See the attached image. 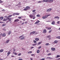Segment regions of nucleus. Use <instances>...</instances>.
<instances>
[{"instance_id":"obj_25","label":"nucleus","mask_w":60,"mask_h":60,"mask_svg":"<svg viewBox=\"0 0 60 60\" xmlns=\"http://www.w3.org/2000/svg\"><path fill=\"white\" fill-rule=\"evenodd\" d=\"M33 19H35V15H34L33 16Z\"/></svg>"},{"instance_id":"obj_27","label":"nucleus","mask_w":60,"mask_h":60,"mask_svg":"<svg viewBox=\"0 0 60 60\" xmlns=\"http://www.w3.org/2000/svg\"><path fill=\"white\" fill-rule=\"evenodd\" d=\"M60 57V55H57L56 58H58V57Z\"/></svg>"},{"instance_id":"obj_13","label":"nucleus","mask_w":60,"mask_h":60,"mask_svg":"<svg viewBox=\"0 0 60 60\" xmlns=\"http://www.w3.org/2000/svg\"><path fill=\"white\" fill-rule=\"evenodd\" d=\"M10 54H11V52L10 51L8 52L7 53L8 54L7 55V56H9V55H10Z\"/></svg>"},{"instance_id":"obj_24","label":"nucleus","mask_w":60,"mask_h":60,"mask_svg":"<svg viewBox=\"0 0 60 60\" xmlns=\"http://www.w3.org/2000/svg\"><path fill=\"white\" fill-rule=\"evenodd\" d=\"M46 59H51V58H50V57H48L47 58H46Z\"/></svg>"},{"instance_id":"obj_5","label":"nucleus","mask_w":60,"mask_h":60,"mask_svg":"<svg viewBox=\"0 0 60 60\" xmlns=\"http://www.w3.org/2000/svg\"><path fill=\"white\" fill-rule=\"evenodd\" d=\"M51 49L52 51H55L56 49L54 48H51Z\"/></svg>"},{"instance_id":"obj_50","label":"nucleus","mask_w":60,"mask_h":60,"mask_svg":"<svg viewBox=\"0 0 60 60\" xmlns=\"http://www.w3.org/2000/svg\"><path fill=\"white\" fill-rule=\"evenodd\" d=\"M45 28H46V29H47V30H48V28H49V27H45Z\"/></svg>"},{"instance_id":"obj_8","label":"nucleus","mask_w":60,"mask_h":60,"mask_svg":"<svg viewBox=\"0 0 60 60\" xmlns=\"http://www.w3.org/2000/svg\"><path fill=\"white\" fill-rule=\"evenodd\" d=\"M49 0H43V2H46V3H47V2H48Z\"/></svg>"},{"instance_id":"obj_28","label":"nucleus","mask_w":60,"mask_h":60,"mask_svg":"<svg viewBox=\"0 0 60 60\" xmlns=\"http://www.w3.org/2000/svg\"><path fill=\"white\" fill-rule=\"evenodd\" d=\"M36 16L37 17H41V15H36Z\"/></svg>"},{"instance_id":"obj_26","label":"nucleus","mask_w":60,"mask_h":60,"mask_svg":"<svg viewBox=\"0 0 60 60\" xmlns=\"http://www.w3.org/2000/svg\"><path fill=\"white\" fill-rule=\"evenodd\" d=\"M32 53V52L31 51H29L28 52V54H30V53Z\"/></svg>"},{"instance_id":"obj_46","label":"nucleus","mask_w":60,"mask_h":60,"mask_svg":"<svg viewBox=\"0 0 60 60\" xmlns=\"http://www.w3.org/2000/svg\"><path fill=\"white\" fill-rule=\"evenodd\" d=\"M31 56H35V55H34V54H31Z\"/></svg>"},{"instance_id":"obj_22","label":"nucleus","mask_w":60,"mask_h":60,"mask_svg":"<svg viewBox=\"0 0 60 60\" xmlns=\"http://www.w3.org/2000/svg\"><path fill=\"white\" fill-rule=\"evenodd\" d=\"M14 14H15V15H19V13H14V14H13V15H14Z\"/></svg>"},{"instance_id":"obj_61","label":"nucleus","mask_w":60,"mask_h":60,"mask_svg":"<svg viewBox=\"0 0 60 60\" xmlns=\"http://www.w3.org/2000/svg\"><path fill=\"white\" fill-rule=\"evenodd\" d=\"M15 52H13V54H15Z\"/></svg>"},{"instance_id":"obj_62","label":"nucleus","mask_w":60,"mask_h":60,"mask_svg":"<svg viewBox=\"0 0 60 60\" xmlns=\"http://www.w3.org/2000/svg\"><path fill=\"white\" fill-rule=\"evenodd\" d=\"M20 22H21V23H20V24H21V23H22V21H20Z\"/></svg>"},{"instance_id":"obj_11","label":"nucleus","mask_w":60,"mask_h":60,"mask_svg":"<svg viewBox=\"0 0 60 60\" xmlns=\"http://www.w3.org/2000/svg\"><path fill=\"white\" fill-rule=\"evenodd\" d=\"M19 21V19H16L14 20V22H18Z\"/></svg>"},{"instance_id":"obj_59","label":"nucleus","mask_w":60,"mask_h":60,"mask_svg":"<svg viewBox=\"0 0 60 60\" xmlns=\"http://www.w3.org/2000/svg\"><path fill=\"white\" fill-rule=\"evenodd\" d=\"M38 34V33L37 32L35 33V34Z\"/></svg>"},{"instance_id":"obj_6","label":"nucleus","mask_w":60,"mask_h":60,"mask_svg":"<svg viewBox=\"0 0 60 60\" xmlns=\"http://www.w3.org/2000/svg\"><path fill=\"white\" fill-rule=\"evenodd\" d=\"M36 32V31H34L33 32H31L30 34V35H31L32 34H35V33Z\"/></svg>"},{"instance_id":"obj_18","label":"nucleus","mask_w":60,"mask_h":60,"mask_svg":"<svg viewBox=\"0 0 60 60\" xmlns=\"http://www.w3.org/2000/svg\"><path fill=\"white\" fill-rule=\"evenodd\" d=\"M19 38H24V35H22L21 36H20Z\"/></svg>"},{"instance_id":"obj_45","label":"nucleus","mask_w":60,"mask_h":60,"mask_svg":"<svg viewBox=\"0 0 60 60\" xmlns=\"http://www.w3.org/2000/svg\"><path fill=\"white\" fill-rule=\"evenodd\" d=\"M45 58H44L42 59H41V60H45Z\"/></svg>"},{"instance_id":"obj_56","label":"nucleus","mask_w":60,"mask_h":60,"mask_svg":"<svg viewBox=\"0 0 60 60\" xmlns=\"http://www.w3.org/2000/svg\"><path fill=\"white\" fill-rule=\"evenodd\" d=\"M33 48H34V47H31V49H33Z\"/></svg>"},{"instance_id":"obj_54","label":"nucleus","mask_w":60,"mask_h":60,"mask_svg":"<svg viewBox=\"0 0 60 60\" xmlns=\"http://www.w3.org/2000/svg\"><path fill=\"white\" fill-rule=\"evenodd\" d=\"M51 55V53H49L48 54V55L49 56H50V55Z\"/></svg>"},{"instance_id":"obj_9","label":"nucleus","mask_w":60,"mask_h":60,"mask_svg":"<svg viewBox=\"0 0 60 60\" xmlns=\"http://www.w3.org/2000/svg\"><path fill=\"white\" fill-rule=\"evenodd\" d=\"M43 33H47V30L46 29H44L43 31Z\"/></svg>"},{"instance_id":"obj_40","label":"nucleus","mask_w":60,"mask_h":60,"mask_svg":"<svg viewBox=\"0 0 60 60\" xmlns=\"http://www.w3.org/2000/svg\"><path fill=\"white\" fill-rule=\"evenodd\" d=\"M51 29V28L50 27H48V30H50Z\"/></svg>"},{"instance_id":"obj_2","label":"nucleus","mask_w":60,"mask_h":60,"mask_svg":"<svg viewBox=\"0 0 60 60\" xmlns=\"http://www.w3.org/2000/svg\"><path fill=\"white\" fill-rule=\"evenodd\" d=\"M9 19V18L8 17H7L6 18H4V19L3 21H7V20H8Z\"/></svg>"},{"instance_id":"obj_4","label":"nucleus","mask_w":60,"mask_h":60,"mask_svg":"<svg viewBox=\"0 0 60 60\" xmlns=\"http://www.w3.org/2000/svg\"><path fill=\"white\" fill-rule=\"evenodd\" d=\"M58 42V41L57 40H56L54 41V42L52 43V44L54 43V44H55V43H57Z\"/></svg>"},{"instance_id":"obj_44","label":"nucleus","mask_w":60,"mask_h":60,"mask_svg":"<svg viewBox=\"0 0 60 60\" xmlns=\"http://www.w3.org/2000/svg\"><path fill=\"white\" fill-rule=\"evenodd\" d=\"M3 2V1H1V0H0V3H2Z\"/></svg>"},{"instance_id":"obj_36","label":"nucleus","mask_w":60,"mask_h":60,"mask_svg":"<svg viewBox=\"0 0 60 60\" xmlns=\"http://www.w3.org/2000/svg\"><path fill=\"white\" fill-rule=\"evenodd\" d=\"M36 11V10H34L32 11V12H35Z\"/></svg>"},{"instance_id":"obj_49","label":"nucleus","mask_w":60,"mask_h":60,"mask_svg":"<svg viewBox=\"0 0 60 60\" xmlns=\"http://www.w3.org/2000/svg\"><path fill=\"white\" fill-rule=\"evenodd\" d=\"M52 30H50L49 31V33H50L51 32Z\"/></svg>"},{"instance_id":"obj_60","label":"nucleus","mask_w":60,"mask_h":60,"mask_svg":"<svg viewBox=\"0 0 60 60\" xmlns=\"http://www.w3.org/2000/svg\"><path fill=\"white\" fill-rule=\"evenodd\" d=\"M17 54H18V53H15V55H17Z\"/></svg>"},{"instance_id":"obj_38","label":"nucleus","mask_w":60,"mask_h":60,"mask_svg":"<svg viewBox=\"0 0 60 60\" xmlns=\"http://www.w3.org/2000/svg\"><path fill=\"white\" fill-rule=\"evenodd\" d=\"M18 4L19 5H21V2H19Z\"/></svg>"},{"instance_id":"obj_53","label":"nucleus","mask_w":60,"mask_h":60,"mask_svg":"<svg viewBox=\"0 0 60 60\" xmlns=\"http://www.w3.org/2000/svg\"><path fill=\"white\" fill-rule=\"evenodd\" d=\"M50 16V15H46V16H47V17H48V16Z\"/></svg>"},{"instance_id":"obj_30","label":"nucleus","mask_w":60,"mask_h":60,"mask_svg":"<svg viewBox=\"0 0 60 60\" xmlns=\"http://www.w3.org/2000/svg\"><path fill=\"white\" fill-rule=\"evenodd\" d=\"M9 19V21H11V18H9V19Z\"/></svg>"},{"instance_id":"obj_21","label":"nucleus","mask_w":60,"mask_h":60,"mask_svg":"<svg viewBox=\"0 0 60 60\" xmlns=\"http://www.w3.org/2000/svg\"><path fill=\"white\" fill-rule=\"evenodd\" d=\"M39 39L38 38H36L35 39V40L36 41H39Z\"/></svg>"},{"instance_id":"obj_33","label":"nucleus","mask_w":60,"mask_h":60,"mask_svg":"<svg viewBox=\"0 0 60 60\" xmlns=\"http://www.w3.org/2000/svg\"><path fill=\"white\" fill-rule=\"evenodd\" d=\"M0 19H1V20H2L4 19V17H0Z\"/></svg>"},{"instance_id":"obj_15","label":"nucleus","mask_w":60,"mask_h":60,"mask_svg":"<svg viewBox=\"0 0 60 60\" xmlns=\"http://www.w3.org/2000/svg\"><path fill=\"white\" fill-rule=\"evenodd\" d=\"M9 41H10V40L9 39L7 40L6 41L7 43H8L9 42Z\"/></svg>"},{"instance_id":"obj_19","label":"nucleus","mask_w":60,"mask_h":60,"mask_svg":"<svg viewBox=\"0 0 60 60\" xmlns=\"http://www.w3.org/2000/svg\"><path fill=\"white\" fill-rule=\"evenodd\" d=\"M55 21H53L52 22L51 24L52 25H55Z\"/></svg>"},{"instance_id":"obj_52","label":"nucleus","mask_w":60,"mask_h":60,"mask_svg":"<svg viewBox=\"0 0 60 60\" xmlns=\"http://www.w3.org/2000/svg\"><path fill=\"white\" fill-rule=\"evenodd\" d=\"M41 1H39L38 2V3H41Z\"/></svg>"},{"instance_id":"obj_20","label":"nucleus","mask_w":60,"mask_h":60,"mask_svg":"<svg viewBox=\"0 0 60 60\" xmlns=\"http://www.w3.org/2000/svg\"><path fill=\"white\" fill-rule=\"evenodd\" d=\"M37 43H35L32 44V45L33 46H36V45H37Z\"/></svg>"},{"instance_id":"obj_43","label":"nucleus","mask_w":60,"mask_h":60,"mask_svg":"<svg viewBox=\"0 0 60 60\" xmlns=\"http://www.w3.org/2000/svg\"><path fill=\"white\" fill-rule=\"evenodd\" d=\"M21 54L20 53L18 54V56H20L21 55Z\"/></svg>"},{"instance_id":"obj_3","label":"nucleus","mask_w":60,"mask_h":60,"mask_svg":"<svg viewBox=\"0 0 60 60\" xmlns=\"http://www.w3.org/2000/svg\"><path fill=\"white\" fill-rule=\"evenodd\" d=\"M52 10V9H51L49 8L46 11H47V12H49V11H51Z\"/></svg>"},{"instance_id":"obj_16","label":"nucleus","mask_w":60,"mask_h":60,"mask_svg":"<svg viewBox=\"0 0 60 60\" xmlns=\"http://www.w3.org/2000/svg\"><path fill=\"white\" fill-rule=\"evenodd\" d=\"M11 31H10L8 33V35H10L11 34Z\"/></svg>"},{"instance_id":"obj_58","label":"nucleus","mask_w":60,"mask_h":60,"mask_svg":"<svg viewBox=\"0 0 60 60\" xmlns=\"http://www.w3.org/2000/svg\"><path fill=\"white\" fill-rule=\"evenodd\" d=\"M27 23V21H26V22H25V24H26V23Z\"/></svg>"},{"instance_id":"obj_35","label":"nucleus","mask_w":60,"mask_h":60,"mask_svg":"<svg viewBox=\"0 0 60 60\" xmlns=\"http://www.w3.org/2000/svg\"><path fill=\"white\" fill-rule=\"evenodd\" d=\"M47 38H50L51 37V36H50H50H47Z\"/></svg>"},{"instance_id":"obj_47","label":"nucleus","mask_w":60,"mask_h":60,"mask_svg":"<svg viewBox=\"0 0 60 60\" xmlns=\"http://www.w3.org/2000/svg\"><path fill=\"white\" fill-rule=\"evenodd\" d=\"M58 16H56L54 17V19H57Z\"/></svg>"},{"instance_id":"obj_42","label":"nucleus","mask_w":60,"mask_h":60,"mask_svg":"<svg viewBox=\"0 0 60 60\" xmlns=\"http://www.w3.org/2000/svg\"><path fill=\"white\" fill-rule=\"evenodd\" d=\"M34 43H36V42H37L35 40L34 41Z\"/></svg>"},{"instance_id":"obj_55","label":"nucleus","mask_w":60,"mask_h":60,"mask_svg":"<svg viewBox=\"0 0 60 60\" xmlns=\"http://www.w3.org/2000/svg\"><path fill=\"white\" fill-rule=\"evenodd\" d=\"M24 22H22V23L21 25H24Z\"/></svg>"},{"instance_id":"obj_41","label":"nucleus","mask_w":60,"mask_h":60,"mask_svg":"<svg viewBox=\"0 0 60 60\" xmlns=\"http://www.w3.org/2000/svg\"><path fill=\"white\" fill-rule=\"evenodd\" d=\"M46 45H47V46L49 45V43H47L45 44Z\"/></svg>"},{"instance_id":"obj_29","label":"nucleus","mask_w":60,"mask_h":60,"mask_svg":"<svg viewBox=\"0 0 60 60\" xmlns=\"http://www.w3.org/2000/svg\"><path fill=\"white\" fill-rule=\"evenodd\" d=\"M6 24H5V23H3V24L2 25V26H6Z\"/></svg>"},{"instance_id":"obj_48","label":"nucleus","mask_w":60,"mask_h":60,"mask_svg":"<svg viewBox=\"0 0 60 60\" xmlns=\"http://www.w3.org/2000/svg\"><path fill=\"white\" fill-rule=\"evenodd\" d=\"M41 48V46H39L38 47V49H40Z\"/></svg>"},{"instance_id":"obj_14","label":"nucleus","mask_w":60,"mask_h":60,"mask_svg":"<svg viewBox=\"0 0 60 60\" xmlns=\"http://www.w3.org/2000/svg\"><path fill=\"white\" fill-rule=\"evenodd\" d=\"M39 22H40V21L39 20H38L35 23V24H38V23Z\"/></svg>"},{"instance_id":"obj_31","label":"nucleus","mask_w":60,"mask_h":60,"mask_svg":"<svg viewBox=\"0 0 60 60\" xmlns=\"http://www.w3.org/2000/svg\"><path fill=\"white\" fill-rule=\"evenodd\" d=\"M39 52H40V50H38L37 51V53H39Z\"/></svg>"},{"instance_id":"obj_37","label":"nucleus","mask_w":60,"mask_h":60,"mask_svg":"<svg viewBox=\"0 0 60 60\" xmlns=\"http://www.w3.org/2000/svg\"><path fill=\"white\" fill-rule=\"evenodd\" d=\"M20 39L21 40H24V39H25V38H20Z\"/></svg>"},{"instance_id":"obj_17","label":"nucleus","mask_w":60,"mask_h":60,"mask_svg":"<svg viewBox=\"0 0 60 60\" xmlns=\"http://www.w3.org/2000/svg\"><path fill=\"white\" fill-rule=\"evenodd\" d=\"M29 17L30 18H32V17H33V15H29Z\"/></svg>"},{"instance_id":"obj_63","label":"nucleus","mask_w":60,"mask_h":60,"mask_svg":"<svg viewBox=\"0 0 60 60\" xmlns=\"http://www.w3.org/2000/svg\"><path fill=\"white\" fill-rule=\"evenodd\" d=\"M30 59H31V60H33V59L31 58H30Z\"/></svg>"},{"instance_id":"obj_57","label":"nucleus","mask_w":60,"mask_h":60,"mask_svg":"<svg viewBox=\"0 0 60 60\" xmlns=\"http://www.w3.org/2000/svg\"><path fill=\"white\" fill-rule=\"evenodd\" d=\"M58 19H59V17L58 16V17H57V18Z\"/></svg>"},{"instance_id":"obj_12","label":"nucleus","mask_w":60,"mask_h":60,"mask_svg":"<svg viewBox=\"0 0 60 60\" xmlns=\"http://www.w3.org/2000/svg\"><path fill=\"white\" fill-rule=\"evenodd\" d=\"M2 36L3 37H5V36H6V34L5 33H4L2 34Z\"/></svg>"},{"instance_id":"obj_64","label":"nucleus","mask_w":60,"mask_h":60,"mask_svg":"<svg viewBox=\"0 0 60 60\" xmlns=\"http://www.w3.org/2000/svg\"><path fill=\"white\" fill-rule=\"evenodd\" d=\"M18 5H19V4H18L17 5H16V6H18Z\"/></svg>"},{"instance_id":"obj_7","label":"nucleus","mask_w":60,"mask_h":60,"mask_svg":"<svg viewBox=\"0 0 60 60\" xmlns=\"http://www.w3.org/2000/svg\"><path fill=\"white\" fill-rule=\"evenodd\" d=\"M48 2L49 3H52L53 2V0H48Z\"/></svg>"},{"instance_id":"obj_34","label":"nucleus","mask_w":60,"mask_h":60,"mask_svg":"<svg viewBox=\"0 0 60 60\" xmlns=\"http://www.w3.org/2000/svg\"><path fill=\"white\" fill-rule=\"evenodd\" d=\"M11 16H12V15H9L8 16V17L9 18H10V17H11Z\"/></svg>"},{"instance_id":"obj_10","label":"nucleus","mask_w":60,"mask_h":60,"mask_svg":"<svg viewBox=\"0 0 60 60\" xmlns=\"http://www.w3.org/2000/svg\"><path fill=\"white\" fill-rule=\"evenodd\" d=\"M47 18V15L44 16L42 17L43 19H46Z\"/></svg>"},{"instance_id":"obj_1","label":"nucleus","mask_w":60,"mask_h":60,"mask_svg":"<svg viewBox=\"0 0 60 60\" xmlns=\"http://www.w3.org/2000/svg\"><path fill=\"white\" fill-rule=\"evenodd\" d=\"M30 9V7L29 6H27L24 9V11H28V10H29V9Z\"/></svg>"},{"instance_id":"obj_23","label":"nucleus","mask_w":60,"mask_h":60,"mask_svg":"<svg viewBox=\"0 0 60 60\" xmlns=\"http://www.w3.org/2000/svg\"><path fill=\"white\" fill-rule=\"evenodd\" d=\"M4 51V49H1L0 50V52H2Z\"/></svg>"},{"instance_id":"obj_32","label":"nucleus","mask_w":60,"mask_h":60,"mask_svg":"<svg viewBox=\"0 0 60 60\" xmlns=\"http://www.w3.org/2000/svg\"><path fill=\"white\" fill-rule=\"evenodd\" d=\"M41 42H39L38 43V45L40 44H41Z\"/></svg>"},{"instance_id":"obj_51","label":"nucleus","mask_w":60,"mask_h":60,"mask_svg":"<svg viewBox=\"0 0 60 60\" xmlns=\"http://www.w3.org/2000/svg\"><path fill=\"white\" fill-rule=\"evenodd\" d=\"M59 23H60V21H58L57 22V23L58 24H59Z\"/></svg>"},{"instance_id":"obj_39","label":"nucleus","mask_w":60,"mask_h":60,"mask_svg":"<svg viewBox=\"0 0 60 60\" xmlns=\"http://www.w3.org/2000/svg\"><path fill=\"white\" fill-rule=\"evenodd\" d=\"M18 18L19 19H22V17H18Z\"/></svg>"}]
</instances>
